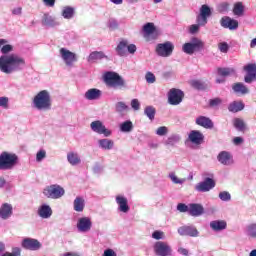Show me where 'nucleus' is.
Listing matches in <instances>:
<instances>
[{"label":"nucleus","instance_id":"obj_1","mask_svg":"<svg viewBox=\"0 0 256 256\" xmlns=\"http://www.w3.org/2000/svg\"><path fill=\"white\" fill-rule=\"evenodd\" d=\"M13 51V46L10 44H4L1 48V53L4 54L0 56V71L5 73V75H11V73H16V71H21L25 67V59L17 54H10Z\"/></svg>","mask_w":256,"mask_h":256},{"label":"nucleus","instance_id":"obj_2","mask_svg":"<svg viewBox=\"0 0 256 256\" xmlns=\"http://www.w3.org/2000/svg\"><path fill=\"white\" fill-rule=\"evenodd\" d=\"M104 83L111 89H127V82L117 72L108 71L103 75Z\"/></svg>","mask_w":256,"mask_h":256},{"label":"nucleus","instance_id":"obj_3","mask_svg":"<svg viewBox=\"0 0 256 256\" xmlns=\"http://www.w3.org/2000/svg\"><path fill=\"white\" fill-rule=\"evenodd\" d=\"M19 163V156L15 153L4 151L0 154V171H13Z\"/></svg>","mask_w":256,"mask_h":256},{"label":"nucleus","instance_id":"obj_4","mask_svg":"<svg viewBox=\"0 0 256 256\" xmlns=\"http://www.w3.org/2000/svg\"><path fill=\"white\" fill-rule=\"evenodd\" d=\"M33 105L38 111H49L51 109V94L49 91L42 90L33 99Z\"/></svg>","mask_w":256,"mask_h":256},{"label":"nucleus","instance_id":"obj_5","mask_svg":"<svg viewBox=\"0 0 256 256\" xmlns=\"http://www.w3.org/2000/svg\"><path fill=\"white\" fill-rule=\"evenodd\" d=\"M43 195H45L47 199H61V197L65 195V188L58 184H52L44 188Z\"/></svg>","mask_w":256,"mask_h":256},{"label":"nucleus","instance_id":"obj_6","mask_svg":"<svg viewBox=\"0 0 256 256\" xmlns=\"http://www.w3.org/2000/svg\"><path fill=\"white\" fill-rule=\"evenodd\" d=\"M153 250L157 256H173V248L167 242L158 241L154 244Z\"/></svg>","mask_w":256,"mask_h":256},{"label":"nucleus","instance_id":"obj_7","mask_svg":"<svg viewBox=\"0 0 256 256\" xmlns=\"http://www.w3.org/2000/svg\"><path fill=\"white\" fill-rule=\"evenodd\" d=\"M203 47V41L199 40L198 38H192L191 42L185 43L182 46V50L187 55H193L195 51H200V49H203Z\"/></svg>","mask_w":256,"mask_h":256},{"label":"nucleus","instance_id":"obj_8","mask_svg":"<svg viewBox=\"0 0 256 256\" xmlns=\"http://www.w3.org/2000/svg\"><path fill=\"white\" fill-rule=\"evenodd\" d=\"M211 15H213L211 7H209V5L203 4L200 7L199 14L196 17V23H199V25H206Z\"/></svg>","mask_w":256,"mask_h":256},{"label":"nucleus","instance_id":"obj_9","mask_svg":"<svg viewBox=\"0 0 256 256\" xmlns=\"http://www.w3.org/2000/svg\"><path fill=\"white\" fill-rule=\"evenodd\" d=\"M175 46L170 41L160 43L156 46V53L159 57H171Z\"/></svg>","mask_w":256,"mask_h":256},{"label":"nucleus","instance_id":"obj_10","mask_svg":"<svg viewBox=\"0 0 256 256\" xmlns=\"http://www.w3.org/2000/svg\"><path fill=\"white\" fill-rule=\"evenodd\" d=\"M60 57L67 67H73L74 63H77V54L66 48L60 49Z\"/></svg>","mask_w":256,"mask_h":256},{"label":"nucleus","instance_id":"obj_11","mask_svg":"<svg viewBox=\"0 0 256 256\" xmlns=\"http://www.w3.org/2000/svg\"><path fill=\"white\" fill-rule=\"evenodd\" d=\"M90 129L98 135H104V137H111L113 133L111 130L107 129V127L103 125V122H101V120L91 122Z\"/></svg>","mask_w":256,"mask_h":256},{"label":"nucleus","instance_id":"obj_12","mask_svg":"<svg viewBox=\"0 0 256 256\" xmlns=\"http://www.w3.org/2000/svg\"><path fill=\"white\" fill-rule=\"evenodd\" d=\"M183 91L177 88H172L168 92V103L170 105H180L183 101Z\"/></svg>","mask_w":256,"mask_h":256},{"label":"nucleus","instance_id":"obj_13","mask_svg":"<svg viewBox=\"0 0 256 256\" xmlns=\"http://www.w3.org/2000/svg\"><path fill=\"white\" fill-rule=\"evenodd\" d=\"M21 246L27 251H39V249L43 247L41 242L35 238H24L22 240Z\"/></svg>","mask_w":256,"mask_h":256},{"label":"nucleus","instance_id":"obj_14","mask_svg":"<svg viewBox=\"0 0 256 256\" xmlns=\"http://www.w3.org/2000/svg\"><path fill=\"white\" fill-rule=\"evenodd\" d=\"M195 189L198 193H207L211 191V189H215V180L212 178H205L204 181L199 182L195 186Z\"/></svg>","mask_w":256,"mask_h":256},{"label":"nucleus","instance_id":"obj_15","mask_svg":"<svg viewBox=\"0 0 256 256\" xmlns=\"http://www.w3.org/2000/svg\"><path fill=\"white\" fill-rule=\"evenodd\" d=\"M76 227L80 233H89L93 227V222L89 217H81L78 219Z\"/></svg>","mask_w":256,"mask_h":256},{"label":"nucleus","instance_id":"obj_16","mask_svg":"<svg viewBox=\"0 0 256 256\" xmlns=\"http://www.w3.org/2000/svg\"><path fill=\"white\" fill-rule=\"evenodd\" d=\"M246 75L244 77L245 83H253L256 81V64L250 63L243 67Z\"/></svg>","mask_w":256,"mask_h":256},{"label":"nucleus","instance_id":"obj_17","mask_svg":"<svg viewBox=\"0 0 256 256\" xmlns=\"http://www.w3.org/2000/svg\"><path fill=\"white\" fill-rule=\"evenodd\" d=\"M220 25L221 27H224V29H230V31H235V29L239 28V22L228 16L221 18Z\"/></svg>","mask_w":256,"mask_h":256},{"label":"nucleus","instance_id":"obj_18","mask_svg":"<svg viewBox=\"0 0 256 256\" xmlns=\"http://www.w3.org/2000/svg\"><path fill=\"white\" fill-rule=\"evenodd\" d=\"M217 161H219L221 165L226 166L233 165L234 163L233 155L229 151L219 152V154L217 155Z\"/></svg>","mask_w":256,"mask_h":256},{"label":"nucleus","instance_id":"obj_19","mask_svg":"<svg viewBox=\"0 0 256 256\" xmlns=\"http://www.w3.org/2000/svg\"><path fill=\"white\" fill-rule=\"evenodd\" d=\"M11 217H13V205L10 203H3L0 206V219L7 221V219H11Z\"/></svg>","mask_w":256,"mask_h":256},{"label":"nucleus","instance_id":"obj_20","mask_svg":"<svg viewBox=\"0 0 256 256\" xmlns=\"http://www.w3.org/2000/svg\"><path fill=\"white\" fill-rule=\"evenodd\" d=\"M178 233L181 236L199 237V231L195 226H182L178 228Z\"/></svg>","mask_w":256,"mask_h":256},{"label":"nucleus","instance_id":"obj_21","mask_svg":"<svg viewBox=\"0 0 256 256\" xmlns=\"http://www.w3.org/2000/svg\"><path fill=\"white\" fill-rule=\"evenodd\" d=\"M189 215L191 217H201L203 213H205V208H203V205L197 204V203H191L189 204Z\"/></svg>","mask_w":256,"mask_h":256},{"label":"nucleus","instance_id":"obj_22","mask_svg":"<svg viewBox=\"0 0 256 256\" xmlns=\"http://www.w3.org/2000/svg\"><path fill=\"white\" fill-rule=\"evenodd\" d=\"M188 139L194 145H201V143H203V139H205V136H203V133L199 132V130H192L188 136Z\"/></svg>","mask_w":256,"mask_h":256},{"label":"nucleus","instance_id":"obj_23","mask_svg":"<svg viewBox=\"0 0 256 256\" xmlns=\"http://www.w3.org/2000/svg\"><path fill=\"white\" fill-rule=\"evenodd\" d=\"M37 213L41 219H50L51 215H53V209H51V206L43 204L38 208Z\"/></svg>","mask_w":256,"mask_h":256},{"label":"nucleus","instance_id":"obj_24","mask_svg":"<svg viewBox=\"0 0 256 256\" xmlns=\"http://www.w3.org/2000/svg\"><path fill=\"white\" fill-rule=\"evenodd\" d=\"M42 25H44V27H58V25L61 24L57 21V18L49 14H44L42 18Z\"/></svg>","mask_w":256,"mask_h":256},{"label":"nucleus","instance_id":"obj_25","mask_svg":"<svg viewBox=\"0 0 256 256\" xmlns=\"http://www.w3.org/2000/svg\"><path fill=\"white\" fill-rule=\"evenodd\" d=\"M116 203L118 205L119 211L121 213H129V204L128 200L124 196H116Z\"/></svg>","mask_w":256,"mask_h":256},{"label":"nucleus","instance_id":"obj_26","mask_svg":"<svg viewBox=\"0 0 256 256\" xmlns=\"http://www.w3.org/2000/svg\"><path fill=\"white\" fill-rule=\"evenodd\" d=\"M101 95H102L101 90L96 88H91L85 92L84 97L88 101H97V99L101 98Z\"/></svg>","mask_w":256,"mask_h":256},{"label":"nucleus","instance_id":"obj_27","mask_svg":"<svg viewBox=\"0 0 256 256\" xmlns=\"http://www.w3.org/2000/svg\"><path fill=\"white\" fill-rule=\"evenodd\" d=\"M210 229L212 231H225L227 229V222L225 220H214L210 222Z\"/></svg>","mask_w":256,"mask_h":256},{"label":"nucleus","instance_id":"obj_28","mask_svg":"<svg viewBox=\"0 0 256 256\" xmlns=\"http://www.w3.org/2000/svg\"><path fill=\"white\" fill-rule=\"evenodd\" d=\"M196 125L200 127H204V129H213V121L211 118H207L205 116H200L196 119Z\"/></svg>","mask_w":256,"mask_h":256},{"label":"nucleus","instance_id":"obj_29","mask_svg":"<svg viewBox=\"0 0 256 256\" xmlns=\"http://www.w3.org/2000/svg\"><path fill=\"white\" fill-rule=\"evenodd\" d=\"M98 147L104 151H111L115 147V142L108 138L100 139L98 140Z\"/></svg>","mask_w":256,"mask_h":256},{"label":"nucleus","instance_id":"obj_30","mask_svg":"<svg viewBox=\"0 0 256 256\" xmlns=\"http://www.w3.org/2000/svg\"><path fill=\"white\" fill-rule=\"evenodd\" d=\"M127 45H129L127 40H122L118 43L115 51L119 57H127Z\"/></svg>","mask_w":256,"mask_h":256},{"label":"nucleus","instance_id":"obj_31","mask_svg":"<svg viewBox=\"0 0 256 256\" xmlns=\"http://www.w3.org/2000/svg\"><path fill=\"white\" fill-rule=\"evenodd\" d=\"M73 209L77 213H83L85 209V199L81 196H77L73 202Z\"/></svg>","mask_w":256,"mask_h":256},{"label":"nucleus","instance_id":"obj_32","mask_svg":"<svg viewBox=\"0 0 256 256\" xmlns=\"http://www.w3.org/2000/svg\"><path fill=\"white\" fill-rule=\"evenodd\" d=\"M101 59H107V56L102 51L91 52L87 58L88 63H95V61H101Z\"/></svg>","mask_w":256,"mask_h":256},{"label":"nucleus","instance_id":"obj_33","mask_svg":"<svg viewBox=\"0 0 256 256\" xmlns=\"http://www.w3.org/2000/svg\"><path fill=\"white\" fill-rule=\"evenodd\" d=\"M61 16L63 19H73L75 17V8L73 6H64L62 8Z\"/></svg>","mask_w":256,"mask_h":256},{"label":"nucleus","instance_id":"obj_34","mask_svg":"<svg viewBox=\"0 0 256 256\" xmlns=\"http://www.w3.org/2000/svg\"><path fill=\"white\" fill-rule=\"evenodd\" d=\"M246 237L256 239V223L248 224L244 230Z\"/></svg>","mask_w":256,"mask_h":256},{"label":"nucleus","instance_id":"obj_35","mask_svg":"<svg viewBox=\"0 0 256 256\" xmlns=\"http://www.w3.org/2000/svg\"><path fill=\"white\" fill-rule=\"evenodd\" d=\"M243 109H245V104H243V102L234 101L228 106V111H230V113H239V111H243Z\"/></svg>","mask_w":256,"mask_h":256},{"label":"nucleus","instance_id":"obj_36","mask_svg":"<svg viewBox=\"0 0 256 256\" xmlns=\"http://www.w3.org/2000/svg\"><path fill=\"white\" fill-rule=\"evenodd\" d=\"M67 161L72 166L79 165V163H81V157H79L77 152H69L67 154Z\"/></svg>","mask_w":256,"mask_h":256},{"label":"nucleus","instance_id":"obj_37","mask_svg":"<svg viewBox=\"0 0 256 256\" xmlns=\"http://www.w3.org/2000/svg\"><path fill=\"white\" fill-rule=\"evenodd\" d=\"M179 141H181V136H179V134H172L164 142V145H167L168 147H175Z\"/></svg>","mask_w":256,"mask_h":256},{"label":"nucleus","instance_id":"obj_38","mask_svg":"<svg viewBox=\"0 0 256 256\" xmlns=\"http://www.w3.org/2000/svg\"><path fill=\"white\" fill-rule=\"evenodd\" d=\"M119 127L122 133H131V131H133V122L131 120H126L122 122Z\"/></svg>","mask_w":256,"mask_h":256},{"label":"nucleus","instance_id":"obj_39","mask_svg":"<svg viewBox=\"0 0 256 256\" xmlns=\"http://www.w3.org/2000/svg\"><path fill=\"white\" fill-rule=\"evenodd\" d=\"M232 89L235 93H241L242 95H247V93H249V88H247L243 83L234 84Z\"/></svg>","mask_w":256,"mask_h":256},{"label":"nucleus","instance_id":"obj_40","mask_svg":"<svg viewBox=\"0 0 256 256\" xmlns=\"http://www.w3.org/2000/svg\"><path fill=\"white\" fill-rule=\"evenodd\" d=\"M115 111L116 113H119V115H123L125 112L129 111V106L123 101L117 102L115 104Z\"/></svg>","mask_w":256,"mask_h":256},{"label":"nucleus","instance_id":"obj_41","mask_svg":"<svg viewBox=\"0 0 256 256\" xmlns=\"http://www.w3.org/2000/svg\"><path fill=\"white\" fill-rule=\"evenodd\" d=\"M157 113V110L153 106H146L144 109V115L148 117L150 121H153L155 119V114Z\"/></svg>","mask_w":256,"mask_h":256},{"label":"nucleus","instance_id":"obj_42","mask_svg":"<svg viewBox=\"0 0 256 256\" xmlns=\"http://www.w3.org/2000/svg\"><path fill=\"white\" fill-rule=\"evenodd\" d=\"M143 33H144V37H149V35H153V33H155V24L146 23L143 26Z\"/></svg>","mask_w":256,"mask_h":256},{"label":"nucleus","instance_id":"obj_43","mask_svg":"<svg viewBox=\"0 0 256 256\" xmlns=\"http://www.w3.org/2000/svg\"><path fill=\"white\" fill-rule=\"evenodd\" d=\"M191 86L198 91H205L207 89V84L201 80H192Z\"/></svg>","mask_w":256,"mask_h":256},{"label":"nucleus","instance_id":"obj_44","mask_svg":"<svg viewBox=\"0 0 256 256\" xmlns=\"http://www.w3.org/2000/svg\"><path fill=\"white\" fill-rule=\"evenodd\" d=\"M169 179L172 181V183H174V185H183V183H185V181H187V179L185 178H179L177 177V175L175 174V172H171L168 175Z\"/></svg>","mask_w":256,"mask_h":256},{"label":"nucleus","instance_id":"obj_45","mask_svg":"<svg viewBox=\"0 0 256 256\" xmlns=\"http://www.w3.org/2000/svg\"><path fill=\"white\" fill-rule=\"evenodd\" d=\"M217 72L221 77H229V75H235L234 68H218Z\"/></svg>","mask_w":256,"mask_h":256},{"label":"nucleus","instance_id":"obj_46","mask_svg":"<svg viewBox=\"0 0 256 256\" xmlns=\"http://www.w3.org/2000/svg\"><path fill=\"white\" fill-rule=\"evenodd\" d=\"M245 11V7L241 2H238L234 5L233 13L234 15H237L238 17H241Z\"/></svg>","mask_w":256,"mask_h":256},{"label":"nucleus","instance_id":"obj_47","mask_svg":"<svg viewBox=\"0 0 256 256\" xmlns=\"http://www.w3.org/2000/svg\"><path fill=\"white\" fill-rule=\"evenodd\" d=\"M234 127L238 131H244L245 130V122L241 118L234 119Z\"/></svg>","mask_w":256,"mask_h":256},{"label":"nucleus","instance_id":"obj_48","mask_svg":"<svg viewBox=\"0 0 256 256\" xmlns=\"http://www.w3.org/2000/svg\"><path fill=\"white\" fill-rule=\"evenodd\" d=\"M167 133H169V128H167V126H160L156 130V135H158L159 137H165Z\"/></svg>","mask_w":256,"mask_h":256},{"label":"nucleus","instance_id":"obj_49","mask_svg":"<svg viewBox=\"0 0 256 256\" xmlns=\"http://www.w3.org/2000/svg\"><path fill=\"white\" fill-rule=\"evenodd\" d=\"M46 157H47V151L43 149L39 150L36 154L37 163H41V161H43V159H45Z\"/></svg>","mask_w":256,"mask_h":256},{"label":"nucleus","instance_id":"obj_50","mask_svg":"<svg viewBox=\"0 0 256 256\" xmlns=\"http://www.w3.org/2000/svg\"><path fill=\"white\" fill-rule=\"evenodd\" d=\"M145 80L147 83L153 84L155 83V81H157V78L155 77V74H153V72H147L145 75Z\"/></svg>","mask_w":256,"mask_h":256},{"label":"nucleus","instance_id":"obj_51","mask_svg":"<svg viewBox=\"0 0 256 256\" xmlns=\"http://www.w3.org/2000/svg\"><path fill=\"white\" fill-rule=\"evenodd\" d=\"M200 27H205V25H200L199 23L197 24H192L189 28V32L192 34V35H195V33H198L199 32V28Z\"/></svg>","mask_w":256,"mask_h":256},{"label":"nucleus","instance_id":"obj_52","mask_svg":"<svg viewBox=\"0 0 256 256\" xmlns=\"http://www.w3.org/2000/svg\"><path fill=\"white\" fill-rule=\"evenodd\" d=\"M219 199H221V201L227 202L231 199V194L227 191L220 192Z\"/></svg>","mask_w":256,"mask_h":256},{"label":"nucleus","instance_id":"obj_53","mask_svg":"<svg viewBox=\"0 0 256 256\" xmlns=\"http://www.w3.org/2000/svg\"><path fill=\"white\" fill-rule=\"evenodd\" d=\"M177 211H179L180 213H189V205L179 203L177 205Z\"/></svg>","mask_w":256,"mask_h":256},{"label":"nucleus","instance_id":"obj_54","mask_svg":"<svg viewBox=\"0 0 256 256\" xmlns=\"http://www.w3.org/2000/svg\"><path fill=\"white\" fill-rule=\"evenodd\" d=\"M131 107L134 111H139V109H141V103L139 102L138 99H132Z\"/></svg>","mask_w":256,"mask_h":256},{"label":"nucleus","instance_id":"obj_55","mask_svg":"<svg viewBox=\"0 0 256 256\" xmlns=\"http://www.w3.org/2000/svg\"><path fill=\"white\" fill-rule=\"evenodd\" d=\"M218 49L221 53H227V51H229V44H227V42H222L218 45Z\"/></svg>","mask_w":256,"mask_h":256},{"label":"nucleus","instance_id":"obj_56","mask_svg":"<svg viewBox=\"0 0 256 256\" xmlns=\"http://www.w3.org/2000/svg\"><path fill=\"white\" fill-rule=\"evenodd\" d=\"M108 27L109 29H117V27H119V22H117L115 19L111 18L108 21Z\"/></svg>","mask_w":256,"mask_h":256},{"label":"nucleus","instance_id":"obj_57","mask_svg":"<svg viewBox=\"0 0 256 256\" xmlns=\"http://www.w3.org/2000/svg\"><path fill=\"white\" fill-rule=\"evenodd\" d=\"M0 107L7 109L9 107V98L7 97H0Z\"/></svg>","mask_w":256,"mask_h":256},{"label":"nucleus","instance_id":"obj_58","mask_svg":"<svg viewBox=\"0 0 256 256\" xmlns=\"http://www.w3.org/2000/svg\"><path fill=\"white\" fill-rule=\"evenodd\" d=\"M126 49L131 55H135V53L137 52V46L135 44H127Z\"/></svg>","mask_w":256,"mask_h":256},{"label":"nucleus","instance_id":"obj_59","mask_svg":"<svg viewBox=\"0 0 256 256\" xmlns=\"http://www.w3.org/2000/svg\"><path fill=\"white\" fill-rule=\"evenodd\" d=\"M165 234L163 233V232H161V231H154L153 233H152V238L153 239H156L157 241H159V239H163V236H164Z\"/></svg>","mask_w":256,"mask_h":256},{"label":"nucleus","instance_id":"obj_60","mask_svg":"<svg viewBox=\"0 0 256 256\" xmlns=\"http://www.w3.org/2000/svg\"><path fill=\"white\" fill-rule=\"evenodd\" d=\"M220 103H221V99L219 98H214L209 101L210 107H217V105H219Z\"/></svg>","mask_w":256,"mask_h":256},{"label":"nucleus","instance_id":"obj_61","mask_svg":"<svg viewBox=\"0 0 256 256\" xmlns=\"http://www.w3.org/2000/svg\"><path fill=\"white\" fill-rule=\"evenodd\" d=\"M103 256H117V253H115L113 249H106Z\"/></svg>","mask_w":256,"mask_h":256},{"label":"nucleus","instance_id":"obj_62","mask_svg":"<svg viewBox=\"0 0 256 256\" xmlns=\"http://www.w3.org/2000/svg\"><path fill=\"white\" fill-rule=\"evenodd\" d=\"M43 3L46 7H55V0H43Z\"/></svg>","mask_w":256,"mask_h":256},{"label":"nucleus","instance_id":"obj_63","mask_svg":"<svg viewBox=\"0 0 256 256\" xmlns=\"http://www.w3.org/2000/svg\"><path fill=\"white\" fill-rule=\"evenodd\" d=\"M22 11H23V8L17 7V8H14L12 10V14H14V15H21Z\"/></svg>","mask_w":256,"mask_h":256},{"label":"nucleus","instance_id":"obj_64","mask_svg":"<svg viewBox=\"0 0 256 256\" xmlns=\"http://www.w3.org/2000/svg\"><path fill=\"white\" fill-rule=\"evenodd\" d=\"M62 256H81V255H79V253L77 252H66L62 254Z\"/></svg>","mask_w":256,"mask_h":256}]
</instances>
